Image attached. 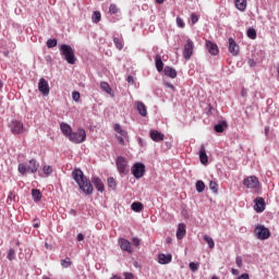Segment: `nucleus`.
<instances>
[{
  "instance_id": "obj_39",
  "label": "nucleus",
  "mask_w": 279,
  "mask_h": 279,
  "mask_svg": "<svg viewBox=\"0 0 279 279\" xmlns=\"http://www.w3.org/2000/svg\"><path fill=\"white\" fill-rule=\"evenodd\" d=\"M43 172L45 175H51L53 173V168L51 166H44Z\"/></svg>"
},
{
  "instance_id": "obj_27",
  "label": "nucleus",
  "mask_w": 279,
  "mask_h": 279,
  "mask_svg": "<svg viewBox=\"0 0 279 279\" xmlns=\"http://www.w3.org/2000/svg\"><path fill=\"white\" fill-rule=\"evenodd\" d=\"M155 64H156L157 71L161 73L162 69H165V63H162V57H160V54H157L155 57Z\"/></svg>"
},
{
  "instance_id": "obj_58",
  "label": "nucleus",
  "mask_w": 279,
  "mask_h": 279,
  "mask_svg": "<svg viewBox=\"0 0 279 279\" xmlns=\"http://www.w3.org/2000/svg\"><path fill=\"white\" fill-rule=\"evenodd\" d=\"M277 80L279 81V64L277 65Z\"/></svg>"
},
{
  "instance_id": "obj_24",
  "label": "nucleus",
  "mask_w": 279,
  "mask_h": 279,
  "mask_svg": "<svg viewBox=\"0 0 279 279\" xmlns=\"http://www.w3.org/2000/svg\"><path fill=\"white\" fill-rule=\"evenodd\" d=\"M100 88L101 90L107 93V95H110V97H114V90H112V87H110V84H108V82H101Z\"/></svg>"
},
{
  "instance_id": "obj_37",
  "label": "nucleus",
  "mask_w": 279,
  "mask_h": 279,
  "mask_svg": "<svg viewBox=\"0 0 279 279\" xmlns=\"http://www.w3.org/2000/svg\"><path fill=\"white\" fill-rule=\"evenodd\" d=\"M7 258L8 260H14V258H16V251H14V248H10Z\"/></svg>"
},
{
  "instance_id": "obj_29",
  "label": "nucleus",
  "mask_w": 279,
  "mask_h": 279,
  "mask_svg": "<svg viewBox=\"0 0 279 279\" xmlns=\"http://www.w3.org/2000/svg\"><path fill=\"white\" fill-rule=\"evenodd\" d=\"M32 197L34 199V202H40V199H43V193L40 192V190H32Z\"/></svg>"
},
{
  "instance_id": "obj_16",
  "label": "nucleus",
  "mask_w": 279,
  "mask_h": 279,
  "mask_svg": "<svg viewBox=\"0 0 279 279\" xmlns=\"http://www.w3.org/2000/svg\"><path fill=\"white\" fill-rule=\"evenodd\" d=\"M149 136L155 143H160V141H165V134L160 133V131L150 130Z\"/></svg>"
},
{
  "instance_id": "obj_17",
  "label": "nucleus",
  "mask_w": 279,
  "mask_h": 279,
  "mask_svg": "<svg viewBox=\"0 0 279 279\" xmlns=\"http://www.w3.org/2000/svg\"><path fill=\"white\" fill-rule=\"evenodd\" d=\"M254 203V210H256L257 213H263L265 210V198L257 197L255 198Z\"/></svg>"
},
{
  "instance_id": "obj_54",
  "label": "nucleus",
  "mask_w": 279,
  "mask_h": 279,
  "mask_svg": "<svg viewBox=\"0 0 279 279\" xmlns=\"http://www.w3.org/2000/svg\"><path fill=\"white\" fill-rule=\"evenodd\" d=\"M248 65L256 66V61H254V59H250L248 60Z\"/></svg>"
},
{
  "instance_id": "obj_63",
  "label": "nucleus",
  "mask_w": 279,
  "mask_h": 279,
  "mask_svg": "<svg viewBox=\"0 0 279 279\" xmlns=\"http://www.w3.org/2000/svg\"><path fill=\"white\" fill-rule=\"evenodd\" d=\"M242 97H245V92H242Z\"/></svg>"
},
{
  "instance_id": "obj_7",
  "label": "nucleus",
  "mask_w": 279,
  "mask_h": 279,
  "mask_svg": "<svg viewBox=\"0 0 279 279\" xmlns=\"http://www.w3.org/2000/svg\"><path fill=\"white\" fill-rule=\"evenodd\" d=\"M131 171L136 180H141L145 175V165L141 162L134 163Z\"/></svg>"
},
{
  "instance_id": "obj_12",
  "label": "nucleus",
  "mask_w": 279,
  "mask_h": 279,
  "mask_svg": "<svg viewBox=\"0 0 279 279\" xmlns=\"http://www.w3.org/2000/svg\"><path fill=\"white\" fill-rule=\"evenodd\" d=\"M122 252H128L129 254H132V243L128 241L126 239L120 238L118 241Z\"/></svg>"
},
{
  "instance_id": "obj_36",
  "label": "nucleus",
  "mask_w": 279,
  "mask_h": 279,
  "mask_svg": "<svg viewBox=\"0 0 279 279\" xmlns=\"http://www.w3.org/2000/svg\"><path fill=\"white\" fill-rule=\"evenodd\" d=\"M47 47L48 49H53V47H58V39H48Z\"/></svg>"
},
{
  "instance_id": "obj_42",
  "label": "nucleus",
  "mask_w": 279,
  "mask_h": 279,
  "mask_svg": "<svg viewBox=\"0 0 279 279\" xmlns=\"http://www.w3.org/2000/svg\"><path fill=\"white\" fill-rule=\"evenodd\" d=\"M109 12L110 14H117L119 12V8L117 7V4H110Z\"/></svg>"
},
{
  "instance_id": "obj_13",
  "label": "nucleus",
  "mask_w": 279,
  "mask_h": 279,
  "mask_svg": "<svg viewBox=\"0 0 279 279\" xmlns=\"http://www.w3.org/2000/svg\"><path fill=\"white\" fill-rule=\"evenodd\" d=\"M240 51H241V48L239 47L234 38H229V52L232 56H239Z\"/></svg>"
},
{
  "instance_id": "obj_5",
  "label": "nucleus",
  "mask_w": 279,
  "mask_h": 279,
  "mask_svg": "<svg viewBox=\"0 0 279 279\" xmlns=\"http://www.w3.org/2000/svg\"><path fill=\"white\" fill-rule=\"evenodd\" d=\"M68 138L71 143L80 145V143H84V141H86V131L84 129H78L77 132H72Z\"/></svg>"
},
{
  "instance_id": "obj_15",
  "label": "nucleus",
  "mask_w": 279,
  "mask_h": 279,
  "mask_svg": "<svg viewBox=\"0 0 279 279\" xmlns=\"http://www.w3.org/2000/svg\"><path fill=\"white\" fill-rule=\"evenodd\" d=\"M171 260H173V255H171V253L169 254L161 253L158 255V263L160 265H169Z\"/></svg>"
},
{
  "instance_id": "obj_8",
  "label": "nucleus",
  "mask_w": 279,
  "mask_h": 279,
  "mask_svg": "<svg viewBox=\"0 0 279 279\" xmlns=\"http://www.w3.org/2000/svg\"><path fill=\"white\" fill-rule=\"evenodd\" d=\"M193 49H195V45L193 44V40L187 39L186 44L184 45V49H183L184 60H191V56H193Z\"/></svg>"
},
{
  "instance_id": "obj_46",
  "label": "nucleus",
  "mask_w": 279,
  "mask_h": 279,
  "mask_svg": "<svg viewBox=\"0 0 279 279\" xmlns=\"http://www.w3.org/2000/svg\"><path fill=\"white\" fill-rule=\"evenodd\" d=\"M80 97H81L80 92L72 93L73 101H76V102L80 101Z\"/></svg>"
},
{
  "instance_id": "obj_59",
  "label": "nucleus",
  "mask_w": 279,
  "mask_h": 279,
  "mask_svg": "<svg viewBox=\"0 0 279 279\" xmlns=\"http://www.w3.org/2000/svg\"><path fill=\"white\" fill-rule=\"evenodd\" d=\"M171 241H172L171 238L166 239V243H168V244L171 243Z\"/></svg>"
},
{
  "instance_id": "obj_52",
  "label": "nucleus",
  "mask_w": 279,
  "mask_h": 279,
  "mask_svg": "<svg viewBox=\"0 0 279 279\" xmlns=\"http://www.w3.org/2000/svg\"><path fill=\"white\" fill-rule=\"evenodd\" d=\"M126 82H128L129 84H134V76L129 75L128 78H126Z\"/></svg>"
},
{
  "instance_id": "obj_30",
  "label": "nucleus",
  "mask_w": 279,
  "mask_h": 279,
  "mask_svg": "<svg viewBox=\"0 0 279 279\" xmlns=\"http://www.w3.org/2000/svg\"><path fill=\"white\" fill-rule=\"evenodd\" d=\"M203 240L206 241L209 250H215V240H213V238L208 234H205L203 236Z\"/></svg>"
},
{
  "instance_id": "obj_22",
  "label": "nucleus",
  "mask_w": 279,
  "mask_h": 279,
  "mask_svg": "<svg viewBox=\"0 0 279 279\" xmlns=\"http://www.w3.org/2000/svg\"><path fill=\"white\" fill-rule=\"evenodd\" d=\"M136 110L142 117H147V106L143 101H136L135 102Z\"/></svg>"
},
{
  "instance_id": "obj_31",
  "label": "nucleus",
  "mask_w": 279,
  "mask_h": 279,
  "mask_svg": "<svg viewBox=\"0 0 279 279\" xmlns=\"http://www.w3.org/2000/svg\"><path fill=\"white\" fill-rule=\"evenodd\" d=\"M131 208L134 213H141L143 210V203L135 202L131 205Z\"/></svg>"
},
{
  "instance_id": "obj_41",
  "label": "nucleus",
  "mask_w": 279,
  "mask_h": 279,
  "mask_svg": "<svg viewBox=\"0 0 279 279\" xmlns=\"http://www.w3.org/2000/svg\"><path fill=\"white\" fill-rule=\"evenodd\" d=\"M108 182V186H110V189H117V181L114 180V178H108L107 180Z\"/></svg>"
},
{
  "instance_id": "obj_57",
  "label": "nucleus",
  "mask_w": 279,
  "mask_h": 279,
  "mask_svg": "<svg viewBox=\"0 0 279 279\" xmlns=\"http://www.w3.org/2000/svg\"><path fill=\"white\" fill-rule=\"evenodd\" d=\"M156 3H158L159 5H162V3H165V0H155Z\"/></svg>"
},
{
  "instance_id": "obj_38",
  "label": "nucleus",
  "mask_w": 279,
  "mask_h": 279,
  "mask_svg": "<svg viewBox=\"0 0 279 279\" xmlns=\"http://www.w3.org/2000/svg\"><path fill=\"white\" fill-rule=\"evenodd\" d=\"M247 37L251 38V40H256V29L248 28L247 29Z\"/></svg>"
},
{
  "instance_id": "obj_1",
  "label": "nucleus",
  "mask_w": 279,
  "mask_h": 279,
  "mask_svg": "<svg viewBox=\"0 0 279 279\" xmlns=\"http://www.w3.org/2000/svg\"><path fill=\"white\" fill-rule=\"evenodd\" d=\"M72 178L76 182V184H78L81 191H83L85 195H93V191H94L93 183H90L88 178L84 175V172L82 171V169L80 168L74 169L72 172Z\"/></svg>"
},
{
  "instance_id": "obj_21",
  "label": "nucleus",
  "mask_w": 279,
  "mask_h": 279,
  "mask_svg": "<svg viewBox=\"0 0 279 279\" xmlns=\"http://www.w3.org/2000/svg\"><path fill=\"white\" fill-rule=\"evenodd\" d=\"M92 182H93L95 189H97V191H99V193H104V191H106V186L104 185V182L101 181V179L93 178Z\"/></svg>"
},
{
  "instance_id": "obj_6",
  "label": "nucleus",
  "mask_w": 279,
  "mask_h": 279,
  "mask_svg": "<svg viewBox=\"0 0 279 279\" xmlns=\"http://www.w3.org/2000/svg\"><path fill=\"white\" fill-rule=\"evenodd\" d=\"M255 235L259 241H267L271 236V232L263 225H257L254 231Z\"/></svg>"
},
{
  "instance_id": "obj_11",
  "label": "nucleus",
  "mask_w": 279,
  "mask_h": 279,
  "mask_svg": "<svg viewBox=\"0 0 279 279\" xmlns=\"http://www.w3.org/2000/svg\"><path fill=\"white\" fill-rule=\"evenodd\" d=\"M38 90L44 95V97H47V95H49V82L45 78H40L38 83Z\"/></svg>"
},
{
  "instance_id": "obj_14",
  "label": "nucleus",
  "mask_w": 279,
  "mask_h": 279,
  "mask_svg": "<svg viewBox=\"0 0 279 279\" xmlns=\"http://www.w3.org/2000/svg\"><path fill=\"white\" fill-rule=\"evenodd\" d=\"M206 49L210 56H217L219 53V46L210 40L206 41Z\"/></svg>"
},
{
  "instance_id": "obj_33",
  "label": "nucleus",
  "mask_w": 279,
  "mask_h": 279,
  "mask_svg": "<svg viewBox=\"0 0 279 279\" xmlns=\"http://www.w3.org/2000/svg\"><path fill=\"white\" fill-rule=\"evenodd\" d=\"M93 23H99L101 21V12L95 11L93 16H92Z\"/></svg>"
},
{
  "instance_id": "obj_55",
  "label": "nucleus",
  "mask_w": 279,
  "mask_h": 279,
  "mask_svg": "<svg viewBox=\"0 0 279 279\" xmlns=\"http://www.w3.org/2000/svg\"><path fill=\"white\" fill-rule=\"evenodd\" d=\"M231 274H233V276H239V269H231Z\"/></svg>"
},
{
  "instance_id": "obj_26",
  "label": "nucleus",
  "mask_w": 279,
  "mask_h": 279,
  "mask_svg": "<svg viewBox=\"0 0 279 279\" xmlns=\"http://www.w3.org/2000/svg\"><path fill=\"white\" fill-rule=\"evenodd\" d=\"M114 131L120 134L121 136H123V138H125V141H130V136L128 135V131L121 129V124H114Z\"/></svg>"
},
{
  "instance_id": "obj_62",
  "label": "nucleus",
  "mask_w": 279,
  "mask_h": 279,
  "mask_svg": "<svg viewBox=\"0 0 279 279\" xmlns=\"http://www.w3.org/2000/svg\"><path fill=\"white\" fill-rule=\"evenodd\" d=\"M211 279H219V277H217V276H213V277H211Z\"/></svg>"
},
{
  "instance_id": "obj_35",
  "label": "nucleus",
  "mask_w": 279,
  "mask_h": 279,
  "mask_svg": "<svg viewBox=\"0 0 279 279\" xmlns=\"http://www.w3.org/2000/svg\"><path fill=\"white\" fill-rule=\"evenodd\" d=\"M73 265V262H71L70 257H66L65 259L61 260V266L68 269V267H71Z\"/></svg>"
},
{
  "instance_id": "obj_53",
  "label": "nucleus",
  "mask_w": 279,
  "mask_h": 279,
  "mask_svg": "<svg viewBox=\"0 0 279 279\" xmlns=\"http://www.w3.org/2000/svg\"><path fill=\"white\" fill-rule=\"evenodd\" d=\"M236 279H250V275L248 274H242L240 277H238Z\"/></svg>"
},
{
  "instance_id": "obj_25",
  "label": "nucleus",
  "mask_w": 279,
  "mask_h": 279,
  "mask_svg": "<svg viewBox=\"0 0 279 279\" xmlns=\"http://www.w3.org/2000/svg\"><path fill=\"white\" fill-rule=\"evenodd\" d=\"M235 8L240 12H245L247 10V0H235Z\"/></svg>"
},
{
  "instance_id": "obj_50",
  "label": "nucleus",
  "mask_w": 279,
  "mask_h": 279,
  "mask_svg": "<svg viewBox=\"0 0 279 279\" xmlns=\"http://www.w3.org/2000/svg\"><path fill=\"white\" fill-rule=\"evenodd\" d=\"M124 279H134V275L132 272H125Z\"/></svg>"
},
{
  "instance_id": "obj_3",
  "label": "nucleus",
  "mask_w": 279,
  "mask_h": 279,
  "mask_svg": "<svg viewBox=\"0 0 279 279\" xmlns=\"http://www.w3.org/2000/svg\"><path fill=\"white\" fill-rule=\"evenodd\" d=\"M60 53L63 56L64 60L68 62V64H75V51L73 50V47L62 44L60 46Z\"/></svg>"
},
{
  "instance_id": "obj_9",
  "label": "nucleus",
  "mask_w": 279,
  "mask_h": 279,
  "mask_svg": "<svg viewBox=\"0 0 279 279\" xmlns=\"http://www.w3.org/2000/svg\"><path fill=\"white\" fill-rule=\"evenodd\" d=\"M243 184L246 186V189H258V184H260V182L258 181V178L253 175L245 178L243 180Z\"/></svg>"
},
{
  "instance_id": "obj_34",
  "label": "nucleus",
  "mask_w": 279,
  "mask_h": 279,
  "mask_svg": "<svg viewBox=\"0 0 279 279\" xmlns=\"http://www.w3.org/2000/svg\"><path fill=\"white\" fill-rule=\"evenodd\" d=\"M204 189H206V184H204V181H197L196 182L197 193H204Z\"/></svg>"
},
{
  "instance_id": "obj_61",
  "label": "nucleus",
  "mask_w": 279,
  "mask_h": 279,
  "mask_svg": "<svg viewBox=\"0 0 279 279\" xmlns=\"http://www.w3.org/2000/svg\"><path fill=\"white\" fill-rule=\"evenodd\" d=\"M34 228H39V225H38V223H35V225H34Z\"/></svg>"
},
{
  "instance_id": "obj_2",
  "label": "nucleus",
  "mask_w": 279,
  "mask_h": 279,
  "mask_svg": "<svg viewBox=\"0 0 279 279\" xmlns=\"http://www.w3.org/2000/svg\"><path fill=\"white\" fill-rule=\"evenodd\" d=\"M39 167H40V163H38V161H36V159H31L28 161V165L20 163L17 166V171L22 175H27V173H36L38 171Z\"/></svg>"
},
{
  "instance_id": "obj_44",
  "label": "nucleus",
  "mask_w": 279,
  "mask_h": 279,
  "mask_svg": "<svg viewBox=\"0 0 279 279\" xmlns=\"http://www.w3.org/2000/svg\"><path fill=\"white\" fill-rule=\"evenodd\" d=\"M177 25H178V27L184 28V26H185L184 20H182V17L178 16L177 17Z\"/></svg>"
},
{
  "instance_id": "obj_56",
  "label": "nucleus",
  "mask_w": 279,
  "mask_h": 279,
  "mask_svg": "<svg viewBox=\"0 0 279 279\" xmlns=\"http://www.w3.org/2000/svg\"><path fill=\"white\" fill-rule=\"evenodd\" d=\"M83 240H84V234L78 233V234H77V241H83Z\"/></svg>"
},
{
  "instance_id": "obj_23",
  "label": "nucleus",
  "mask_w": 279,
  "mask_h": 279,
  "mask_svg": "<svg viewBox=\"0 0 279 279\" xmlns=\"http://www.w3.org/2000/svg\"><path fill=\"white\" fill-rule=\"evenodd\" d=\"M163 73L167 75V77H171V80H175V77H178V72L171 66H166L163 69Z\"/></svg>"
},
{
  "instance_id": "obj_60",
  "label": "nucleus",
  "mask_w": 279,
  "mask_h": 279,
  "mask_svg": "<svg viewBox=\"0 0 279 279\" xmlns=\"http://www.w3.org/2000/svg\"><path fill=\"white\" fill-rule=\"evenodd\" d=\"M265 132H266V134H267V133L269 132V128H266V129H265Z\"/></svg>"
},
{
  "instance_id": "obj_28",
  "label": "nucleus",
  "mask_w": 279,
  "mask_h": 279,
  "mask_svg": "<svg viewBox=\"0 0 279 279\" xmlns=\"http://www.w3.org/2000/svg\"><path fill=\"white\" fill-rule=\"evenodd\" d=\"M226 128H228V123L226 121H223V122H220V123L216 124L214 126V130L218 134H221L226 130Z\"/></svg>"
},
{
  "instance_id": "obj_20",
  "label": "nucleus",
  "mask_w": 279,
  "mask_h": 279,
  "mask_svg": "<svg viewBox=\"0 0 279 279\" xmlns=\"http://www.w3.org/2000/svg\"><path fill=\"white\" fill-rule=\"evenodd\" d=\"M198 156L202 165H208V155L206 154V147L204 145L201 146Z\"/></svg>"
},
{
  "instance_id": "obj_10",
  "label": "nucleus",
  "mask_w": 279,
  "mask_h": 279,
  "mask_svg": "<svg viewBox=\"0 0 279 279\" xmlns=\"http://www.w3.org/2000/svg\"><path fill=\"white\" fill-rule=\"evenodd\" d=\"M25 126L21 121H12L11 122V132L12 134H23Z\"/></svg>"
},
{
  "instance_id": "obj_49",
  "label": "nucleus",
  "mask_w": 279,
  "mask_h": 279,
  "mask_svg": "<svg viewBox=\"0 0 279 279\" xmlns=\"http://www.w3.org/2000/svg\"><path fill=\"white\" fill-rule=\"evenodd\" d=\"M132 243L135 245V247H138V245H141V240L138 238H133Z\"/></svg>"
},
{
  "instance_id": "obj_45",
  "label": "nucleus",
  "mask_w": 279,
  "mask_h": 279,
  "mask_svg": "<svg viewBox=\"0 0 279 279\" xmlns=\"http://www.w3.org/2000/svg\"><path fill=\"white\" fill-rule=\"evenodd\" d=\"M235 265H238V267H243V257L242 256H238L235 258Z\"/></svg>"
},
{
  "instance_id": "obj_18",
  "label": "nucleus",
  "mask_w": 279,
  "mask_h": 279,
  "mask_svg": "<svg viewBox=\"0 0 279 279\" xmlns=\"http://www.w3.org/2000/svg\"><path fill=\"white\" fill-rule=\"evenodd\" d=\"M60 130L63 136H65L66 138H70L71 134H73V129H71V125H69L68 123L62 122L60 124Z\"/></svg>"
},
{
  "instance_id": "obj_48",
  "label": "nucleus",
  "mask_w": 279,
  "mask_h": 279,
  "mask_svg": "<svg viewBox=\"0 0 279 279\" xmlns=\"http://www.w3.org/2000/svg\"><path fill=\"white\" fill-rule=\"evenodd\" d=\"M117 141H118L119 145H125V137L117 136Z\"/></svg>"
},
{
  "instance_id": "obj_4",
  "label": "nucleus",
  "mask_w": 279,
  "mask_h": 279,
  "mask_svg": "<svg viewBox=\"0 0 279 279\" xmlns=\"http://www.w3.org/2000/svg\"><path fill=\"white\" fill-rule=\"evenodd\" d=\"M116 165L121 175H128V173H130V166L128 165V158L119 156L116 159Z\"/></svg>"
},
{
  "instance_id": "obj_32",
  "label": "nucleus",
  "mask_w": 279,
  "mask_h": 279,
  "mask_svg": "<svg viewBox=\"0 0 279 279\" xmlns=\"http://www.w3.org/2000/svg\"><path fill=\"white\" fill-rule=\"evenodd\" d=\"M113 43H114L117 49H119V51H121V49H123V39H121L119 37H114Z\"/></svg>"
},
{
  "instance_id": "obj_43",
  "label": "nucleus",
  "mask_w": 279,
  "mask_h": 279,
  "mask_svg": "<svg viewBox=\"0 0 279 279\" xmlns=\"http://www.w3.org/2000/svg\"><path fill=\"white\" fill-rule=\"evenodd\" d=\"M190 269L191 271H197V269H199V264H196L195 262L190 263Z\"/></svg>"
},
{
  "instance_id": "obj_40",
  "label": "nucleus",
  "mask_w": 279,
  "mask_h": 279,
  "mask_svg": "<svg viewBox=\"0 0 279 279\" xmlns=\"http://www.w3.org/2000/svg\"><path fill=\"white\" fill-rule=\"evenodd\" d=\"M219 184H217V182L215 181H210L209 182V189L210 191H213L214 193H217V191H219Z\"/></svg>"
},
{
  "instance_id": "obj_19",
  "label": "nucleus",
  "mask_w": 279,
  "mask_h": 279,
  "mask_svg": "<svg viewBox=\"0 0 279 279\" xmlns=\"http://www.w3.org/2000/svg\"><path fill=\"white\" fill-rule=\"evenodd\" d=\"M184 236H186V225L179 223L177 229V239H179V241H182Z\"/></svg>"
},
{
  "instance_id": "obj_51",
  "label": "nucleus",
  "mask_w": 279,
  "mask_h": 279,
  "mask_svg": "<svg viewBox=\"0 0 279 279\" xmlns=\"http://www.w3.org/2000/svg\"><path fill=\"white\" fill-rule=\"evenodd\" d=\"M166 88H171V90H175V86L171 83H165Z\"/></svg>"
},
{
  "instance_id": "obj_47",
  "label": "nucleus",
  "mask_w": 279,
  "mask_h": 279,
  "mask_svg": "<svg viewBox=\"0 0 279 279\" xmlns=\"http://www.w3.org/2000/svg\"><path fill=\"white\" fill-rule=\"evenodd\" d=\"M191 21H192V25H195V23H197V21H199V17L197 16V14L192 13Z\"/></svg>"
}]
</instances>
